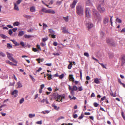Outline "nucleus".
Segmentation results:
<instances>
[{
  "label": "nucleus",
  "mask_w": 125,
  "mask_h": 125,
  "mask_svg": "<svg viewBox=\"0 0 125 125\" xmlns=\"http://www.w3.org/2000/svg\"><path fill=\"white\" fill-rule=\"evenodd\" d=\"M70 63V64L68 66V68L69 69H70L72 67V62H69Z\"/></svg>",
  "instance_id": "34"
},
{
  "label": "nucleus",
  "mask_w": 125,
  "mask_h": 125,
  "mask_svg": "<svg viewBox=\"0 0 125 125\" xmlns=\"http://www.w3.org/2000/svg\"><path fill=\"white\" fill-rule=\"evenodd\" d=\"M35 116V114H29L28 115V117L29 118H32Z\"/></svg>",
  "instance_id": "15"
},
{
  "label": "nucleus",
  "mask_w": 125,
  "mask_h": 125,
  "mask_svg": "<svg viewBox=\"0 0 125 125\" xmlns=\"http://www.w3.org/2000/svg\"><path fill=\"white\" fill-rule=\"evenodd\" d=\"M24 37L25 38L28 39L31 37V35H30L25 34Z\"/></svg>",
  "instance_id": "26"
},
{
  "label": "nucleus",
  "mask_w": 125,
  "mask_h": 125,
  "mask_svg": "<svg viewBox=\"0 0 125 125\" xmlns=\"http://www.w3.org/2000/svg\"><path fill=\"white\" fill-rule=\"evenodd\" d=\"M65 96L63 95H59L58 96L57 98V99L56 100V101L59 102L60 101L62 102V99H64Z\"/></svg>",
  "instance_id": "7"
},
{
  "label": "nucleus",
  "mask_w": 125,
  "mask_h": 125,
  "mask_svg": "<svg viewBox=\"0 0 125 125\" xmlns=\"http://www.w3.org/2000/svg\"><path fill=\"white\" fill-rule=\"evenodd\" d=\"M24 99L23 98H22L19 101V103L20 104H21L24 102Z\"/></svg>",
  "instance_id": "35"
},
{
  "label": "nucleus",
  "mask_w": 125,
  "mask_h": 125,
  "mask_svg": "<svg viewBox=\"0 0 125 125\" xmlns=\"http://www.w3.org/2000/svg\"><path fill=\"white\" fill-rule=\"evenodd\" d=\"M73 117L74 118H76L78 117V115L77 114H75L73 115Z\"/></svg>",
  "instance_id": "59"
},
{
  "label": "nucleus",
  "mask_w": 125,
  "mask_h": 125,
  "mask_svg": "<svg viewBox=\"0 0 125 125\" xmlns=\"http://www.w3.org/2000/svg\"><path fill=\"white\" fill-rule=\"evenodd\" d=\"M74 95H69V98L70 99V100H75L76 98L74 96Z\"/></svg>",
  "instance_id": "16"
},
{
  "label": "nucleus",
  "mask_w": 125,
  "mask_h": 125,
  "mask_svg": "<svg viewBox=\"0 0 125 125\" xmlns=\"http://www.w3.org/2000/svg\"><path fill=\"white\" fill-rule=\"evenodd\" d=\"M47 75L48 76V79L49 80H50L52 78V75L51 74H47Z\"/></svg>",
  "instance_id": "41"
},
{
  "label": "nucleus",
  "mask_w": 125,
  "mask_h": 125,
  "mask_svg": "<svg viewBox=\"0 0 125 125\" xmlns=\"http://www.w3.org/2000/svg\"><path fill=\"white\" fill-rule=\"evenodd\" d=\"M73 76L72 75H69V78H70V80L71 81H72L73 82H74V79L73 77Z\"/></svg>",
  "instance_id": "18"
},
{
  "label": "nucleus",
  "mask_w": 125,
  "mask_h": 125,
  "mask_svg": "<svg viewBox=\"0 0 125 125\" xmlns=\"http://www.w3.org/2000/svg\"><path fill=\"white\" fill-rule=\"evenodd\" d=\"M48 39V38L47 37H46V38H43L42 39V41L44 42H45L46 40H47Z\"/></svg>",
  "instance_id": "50"
},
{
  "label": "nucleus",
  "mask_w": 125,
  "mask_h": 125,
  "mask_svg": "<svg viewBox=\"0 0 125 125\" xmlns=\"http://www.w3.org/2000/svg\"><path fill=\"white\" fill-rule=\"evenodd\" d=\"M6 53L8 58L10 60L13 61V62L14 63H17V62L15 59L13 57V54L11 53H10L8 52H7Z\"/></svg>",
  "instance_id": "4"
},
{
  "label": "nucleus",
  "mask_w": 125,
  "mask_h": 125,
  "mask_svg": "<svg viewBox=\"0 0 125 125\" xmlns=\"http://www.w3.org/2000/svg\"><path fill=\"white\" fill-rule=\"evenodd\" d=\"M36 60L39 63H40V61L41 62H42L43 61L44 59H40V58L37 59H36Z\"/></svg>",
  "instance_id": "30"
},
{
  "label": "nucleus",
  "mask_w": 125,
  "mask_h": 125,
  "mask_svg": "<svg viewBox=\"0 0 125 125\" xmlns=\"http://www.w3.org/2000/svg\"><path fill=\"white\" fill-rule=\"evenodd\" d=\"M83 117V115L82 114H81V116L79 117L78 118L80 119H82Z\"/></svg>",
  "instance_id": "54"
},
{
  "label": "nucleus",
  "mask_w": 125,
  "mask_h": 125,
  "mask_svg": "<svg viewBox=\"0 0 125 125\" xmlns=\"http://www.w3.org/2000/svg\"><path fill=\"white\" fill-rule=\"evenodd\" d=\"M44 87V84H42L41 85V88L42 89Z\"/></svg>",
  "instance_id": "64"
},
{
  "label": "nucleus",
  "mask_w": 125,
  "mask_h": 125,
  "mask_svg": "<svg viewBox=\"0 0 125 125\" xmlns=\"http://www.w3.org/2000/svg\"><path fill=\"white\" fill-rule=\"evenodd\" d=\"M23 16L27 19H30L31 18V17L30 15H28L26 14H24Z\"/></svg>",
  "instance_id": "33"
},
{
  "label": "nucleus",
  "mask_w": 125,
  "mask_h": 125,
  "mask_svg": "<svg viewBox=\"0 0 125 125\" xmlns=\"http://www.w3.org/2000/svg\"><path fill=\"white\" fill-rule=\"evenodd\" d=\"M20 44L22 46H25V44H24V42H21Z\"/></svg>",
  "instance_id": "58"
},
{
  "label": "nucleus",
  "mask_w": 125,
  "mask_h": 125,
  "mask_svg": "<svg viewBox=\"0 0 125 125\" xmlns=\"http://www.w3.org/2000/svg\"><path fill=\"white\" fill-rule=\"evenodd\" d=\"M108 21L109 18L107 17H105L104 18L103 20V23L104 24L106 25Z\"/></svg>",
  "instance_id": "10"
},
{
  "label": "nucleus",
  "mask_w": 125,
  "mask_h": 125,
  "mask_svg": "<svg viewBox=\"0 0 125 125\" xmlns=\"http://www.w3.org/2000/svg\"><path fill=\"white\" fill-rule=\"evenodd\" d=\"M0 55L3 57H5L6 56L5 54L1 51H0Z\"/></svg>",
  "instance_id": "36"
},
{
  "label": "nucleus",
  "mask_w": 125,
  "mask_h": 125,
  "mask_svg": "<svg viewBox=\"0 0 125 125\" xmlns=\"http://www.w3.org/2000/svg\"><path fill=\"white\" fill-rule=\"evenodd\" d=\"M85 12L86 17L89 18L90 17L91 11L89 8H86Z\"/></svg>",
  "instance_id": "6"
},
{
  "label": "nucleus",
  "mask_w": 125,
  "mask_h": 125,
  "mask_svg": "<svg viewBox=\"0 0 125 125\" xmlns=\"http://www.w3.org/2000/svg\"><path fill=\"white\" fill-rule=\"evenodd\" d=\"M58 94L57 93H54L52 95V96L54 97L55 99L57 98L58 96Z\"/></svg>",
  "instance_id": "22"
},
{
  "label": "nucleus",
  "mask_w": 125,
  "mask_h": 125,
  "mask_svg": "<svg viewBox=\"0 0 125 125\" xmlns=\"http://www.w3.org/2000/svg\"><path fill=\"white\" fill-rule=\"evenodd\" d=\"M22 0H18L16 1V4H17L19 5L22 2Z\"/></svg>",
  "instance_id": "44"
},
{
  "label": "nucleus",
  "mask_w": 125,
  "mask_h": 125,
  "mask_svg": "<svg viewBox=\"0 0 125 125\" xmlns=\"http://www.w3.org/2000/svg\"><path fill=\"white\" fill-rule=\"evenodd\" d=\"M0 37L3 39H6L7 37L4 35L1 34H0Z\"/></svg>",
  "instance_id": "32"
},
{
  "label": "nucleus",
  "mask_w": 125,
  "mask_h": 125,
  "mask_svg": "<svg viewBox=\"0 0 125 125\" xmlns=\"http://www.w3.org/2000/svg\"><path fill=\"white\" fill-rule=\"evenodd\" d=\"M121 115L124 119L125 120V116L124 115V114L123 112H122Z\"/></svg>",
  "instance_id": "51"
},
{
  "label": "nucleus",
  "mask_w": 125,
  "mask_h": 125,
  "mask_svg": "<svg viewBox=\"0 0 125 125\" xmlns=\"http://www.w3.org/2000/svg\"><path fill=\"white\" fill-rule=\"evenodd\" d=\"M24 33V32L23 31H20L19 32L18 35L19 36H21L23 35Z\"/></svg>",
  "instance_id": "25"
},
{
  "label": "nucleus",
  "mask_w": 125,
  "mask_h": 125,
  "mask_svg": "<svg viewBox=\"0 0 125 125\" xmlns=\"http://www.w3.org/2000/svg\"><path fill=\"white\" fill-rule=\"evenodd\" d=\"M7 27L10 28H13V27L10 25H8Z\"/></svg>",
  "instance_id": "60"
},
{
  "label": "nucleus",
  "mask_w": 125,
  "mask_h": 125,
  "mask_svg": "<svg viewBox=\"0 0 125 125\" xmlns=\"http://www.w3.org/2000/svg\"><path fill=\"white\" fill-rule=\"evenodd\" d=\"M94 82L96 84H99L100 83V81L97 78H95L94 79Z\"/></svg>",
  "instance_id": "19"
},
{
  "label": "nucleus",
  "mask_w": 125,
  "mask_h": 125,
  "mask_svg": "<svg viewBox=\"0 0 125 125\" xmlns=\"http://www.w3.org/2000/svg\"><path fill=\"white\" fill-rule=\"evenodd\" d=\"M100 34L101 36L102 37L104 35V33L102 31H101L100 33Z\"/></svg>",
  "instance_id": "57"
},
{
  "label": "nucleus",
  "mask_w": 125,
  "mask_h": 125,
  "mask_svg": "<svg viewBox=\"0 0 125 125\" xmlns=\"http://www.w3.org/2000/svg\"><path fill=\"white\" fill-rule=\"evenodd\" d=\"M11 41L13 43L15 44V45L18 46L19 45V44L15 40H11Z\"/></svg>",
  "instance_id": "29"
},
{
  "label": "nucleus",
  "mask_w": 125,
  "mask_h": 125,
  "mask_svg": "<svg viewBox=\"0 0 125 125\" xmlns=\"http://www.w3.org/2000/svg\"><path fill=\"white\" fill-rule=\"evenodd\" d=\"M29 76L33 81L35 82V79L31 75H30Z\"/></svg>",
  "instance_id": "45"
},
{
  "label": "nucleus",
  "mask_w": 125,
  "mask_h": 125,
  "mask_svg": "<svg viewBox=\"0 0 125 125\" xmlns=\"http://www.w3.org/2000/svg\"><path fill=\"white\" fill-rule=\"evenodd\" d=\"M42 120H41L37 122L36 123V124H38L41 125L42 124Z\"/></svg>",
  "instance_id": "46"
},
{
  "label": "nucleus",
  "mask_w": 125,
  "mask_h": 125,
  "mask_svg": "<svg viewBox=\"0 0 125 125\" xmlns=\"http://www.w3.org/2000/svg\"><path fill=\"white\" fill-rule=\"evenodd\" d=\"M110 95L112 96H113V97H115L116 96L115 94H114L112 92L110 93Z\"/></svg>",
  "instance_id": "48"
},
{
  "label": "nucleus",
  "mask_w": 125,
  "mask_h": 125,
  "mask_svg": "<svg viewBox=\"0 0 125 125\" xmlns=\"http://www.w3.org/2000/svg\"><path fill=\"white\" fill-rule=\"evenodd\" d=\"M64 117L63 116H61L59 117L57 120H56V121H58L60 119L64 118Z\"/></svg>",
  "instance_id": "38"
},
{
  "label": "nucleus",
  "mask_w": 125,
  "mask_h": 125,
  "mask_svg": "<svg viewBox=\"0 0 125 125\" xmlns=\"http://www.w3.org/2000/svg\"><path fill=\"white\" fill-rule=\"evenodd\" d=\"M84 55L87 57H88L89 56V54L87 52H85L84 53Z\"/></svg>",
  "instance_id": "47"
},
{
  "label": "nucleus",
  "mask_w": 125,
  "mask_h": 125,
  "mask_svg": "<svg viewBox=\"0 0 125 125\" xmlns=\"http://www.w3.org/2000/svg\"><path fill=\"white\" fill-rule=\"evenodd\" d=\"M30 10L31 12H34L36 10L35 7L34 6H32L30 8Z\"/></svg>",
  "instance_id": "14"
},
{
  "label": "nucleus",
  "mask_w": 125,
  "mask_h": 125,
  "mask_svg": "<svg viewBox=\"0 0 125 125\" xmlns=\"http://www.w3.org/2000/svg\"><path fill=\"white\" fill-rule=\"evenodd\" d=\"M63 19L65 20L66 22H68L69 20V17L67 16L66 17H63Z\"/></svg>",
  "instance_id": "31"
},
{
  "label": "nucleus",
  "mask_w": 125,
  "mask_h": 125,
  "mask_svg": "<svg viewBox=\"0 0 125 125\" xmlns=\"http://www.w3.org/2000/svg\"><path fill=\"white\" fill-rule=\"evenodd\" d=\"M69 89L70 90V94L71 95H74L75 93L74 91H76L78 89V88L75 85H73L72 88L71 86L69 85Z\"/></svg>",
  "instance_id": "2"
},
{
  "label": "nucleus",
  "mask_w": 125,
  "mask_h": 125,
  "mask_svg": "<svg viewBox=\"0 0 125 125\" xmlns=\"http://www.w3.org/2000/svg\"><path fill=\"white\" fill-rule=\"evenodd\" d=\"M61 29L62 30V32L63 33H68L69 32L68 30L65 27H62L61 28Z\"/></svg>",
  "instance_id": "8"
},
{
  "label": "nucleus",
  "mask_w": 125,
  "mask_h": 125,
  "mask_svg": "<svg viewBox=\"0 0 125 125\" xmlns=\"http://www.w3.org/2000/svg\"><path fill=\"white\" fill-rule=\"evenodd\" d=\"M53 45L54 46H56L57 45V43L56 42H54L53 43Z\"/></svg>",
  "instance_id": "63"
},
{
  "label": "nucleus",
  "mask_w": 125,
  "mask_h": 125,
  "mask_svg": "<svg viewBox=\"0 0 125 125\" xmlns=\"http://www.w3.org/2000/svg\"><path fill=\"white\" fill-rule=\"evenodd\" d=\"M93 14L94 15V17L96 20L99 21L101 19V17L100 15L98 14L97 13V12L95 10H93Z\"/></svg>",
  "instance_id": "3"
},
{
  "label": "nucleus",
  "mask_w": 125,
  "mask_h": 125,
  "mask_svg": "<svg viewBox=\"0 0 125 125\" xmlns=\"http://www.w3.org/2000/svg\"><path fill=\"white\" fill-rule=\"evenodd\" d=\"M94 105L95 107H97L98 106V104H97V103H95L94 104Z\"/></svg>",
  "instance_id": "56"
},
{
  "label": "nucleus",
  "mask_w": 125,
  "mask_h": 125,
  "mask_svg": "<svg viewBox=\"0 0 125 125\" xmlns=\"http://www.w3.org/2000/svg\"><path fill=\"white\" fill-rule=\"evenodd\" d=\"M122 64H124L125 62V56H123L122 58Z\"/></svg>",
  "instance_id": "20"
},
{
  "label": "nucleus",
  "mask_w": 125,
  "mask_h": 125,
  "mask_svg": "<svg viewBox=\"0 0 125 125\" xmlns=\"http://www.w3.org/2000/svg\"><path fill=\"white\" fill-rule=\"evenodd\" d=\"M16 3H14V9L15 10L18 11L19 10V9L18 7V6Z\"/></svg>",
  "instance_id": "13"
},
{
  "label": "nucleus",
  "mask_w": 125,
  "mask_h": 125,
  "mask_svg": "<svg viewBox=\"0 0 125 125\" xmlns=\"http://www.w3.org/2000/svg\"><path fill=\"white\" fill-rule=\"evenodd\" d=\"M52 54L54 55H59L60 54L58 53H53Z\"/></svg>",
  "instance_id": "55"
},
{
  "label": "nucleus",
  "mask_w": 125,
  "mask_h": 125,
  "mask_svg": "<svg viewBox=\"0 0 125 125\" xmlns=\"http://www.w3.org/2000/svg\"><path fill=\"white\" fill-rule=\"evenodd\" d=\"M49 30L50 32L52 33L54 32L53 30L52 29H49Z\"/></svg>",
  "instance_id": "61"
},
{
  "label": "nucleus",
  "mask_w": 125,
  "mask_h": 125,
  "mask_svg": "<svg viewBox=\"0 0 125 125\" xmlns=\"http://www.w3.org/2000/svg\"><path fill=\"white\" fill-rule=\"evenodd\" d=\"M98 63H99L102 66V67L104 68H105L106 69V68L104 64L103 63H100L98 62Z\"/></svg>",
  "instance_id": "43"
},
{
  "label": "nucleus",
  "mask_w": 125,
  "mask_h": 125,
  "mask_svg": "<svg viewBox=\"0 0 125 125\" xmlns=\"http://www.w3.org/2000/svg\"><path fill=\"white\" fill-rule=\"evenodd\" d=\"M47 13L54 14L55 13V12L53 10H52L51 9H49L47 10Z\"/></svg>",
  "instance_id": "17"
},
{
  "label": "nucleus",
  "mask_w": 125,
  "mask_h": 125,
  "mask_svg": "<svg viewBox=\"0 0 125 125\" xmlns=\"http://www.w3.org/2000/svg\"><path fill=\"white\" fill-rule=\"evenodd\" d=\"M78 89L80 91H81L83 90V88L82 86L79 87Z\"/></svg>",
  "instance_id": "52"
},
{
  "label": "nucleus",
  "mask_w": 125,
  "mask_h": 125,
  "mask_svg": "<svg viewBox=\"0 0 125 125\" xmlns=\"http://www.w3.org/2000/svg\"><path fill=\"white\" fill-rule=\"evenodd\" d=\"M47 10L46 8H43L42 10V11L46 13H47Z\"/></svg>",
  "instance_id": "42"
},
{
  "label": "nucleus",
  "mask_w": 125,
  "mask_h": 125,
  "mask_svg": "<svg viewBox=\"0 0 125 125\" xmlns=\"http://www.w3.org/2000/svg\"><path fill=\"white\" fill-rule=\"evenodd\" d=\"M52 107H53L54 108V109L57 110H58L59 109V107H57L56 105H55L54 104H52Z\"/></svg>",
  "instance_id": "21"
},
{
  "label": "nucleus",
  "mask_w": 125,
  "mask_h": 125,
  "mask_svg": "<svg viewBox=\"0 0 125 125\" xmlns=\"http://www.w3.org/2000/svg\"><path fill=\"white\" fill-rule=\"evenodd\" d=\"M64 75L63 74H62L61 75L59 76V77L60 79H62L64 76Z\"/></svg>",
  "instance_id": "40"
},
{
  "label": "nucleus",
  "mask_w": 125,
  "mask_h": 125,
  "mask_svg": "<svg viewBox=\"0 0 125 125\" xmlns=\"http://www.w3.org/2000/svg\"><path fill=\"white\" fill-rule=\"evenodd\" d=\"M77 2V0H74L72 4L71 5V7L72 8H74Z\"/></svg>",
  "instance_id": "9"
},
{
  "label": "nucleus",
  "mask_w": 125,
  "mask_h": 125,
  "mask_svg": "<svg viewBox=\"0 0 125 125\" xmlns=\"http://www.w3.org/2000/svg\"><path fill=\"white\" fill-rule=\"evenodd\" d=\"M18 90H14L13 92L12 93V95H14V96L15 97H16L17 96L18 94L17 93H18Z\"/></svg>",
  "instance_id": "12"
},
{
  "label": "nucleus",
  "mask_w": 125,
  "mask_h": 125,
  "mask_svg": "<svg viewBox=\"0 0 125 125\" xmlns=\"http://www.w3.org/2000/svg\"><path fill=\"white\" fill-rule=\"evenodd\" d=\"M86 26L89 29L93 26V25L92 23H89L86 24Z\"/></svg>",
  "instance_id": "11"
},
{
  "label": "nucleus",
  "mask_w": 125,
  "mask_h": 125,
  "mask_svg": "<svg viewBox=\"0 0 125 125\" xmlns=\"http://www.w3.org/2000/svg\"><path fill=\"white\" fill-rule=\"evenodd\" d=\"M33 51L34 52H36L38 51V50L36 48H33Z\"/></svg>",
  "instance_id": "62"
},
{
  "label": "nucleus",
  "mask_w": 125,
  "mask_h": 125,
  "mask_svg": "<svg viewBox=\"0 0 125 125\" xmlns=\"http://www.w3.org/2000/svg\"><path fill=\"white\" fill-rule=\"evenodd\" d=\"M20 24V23L17 21L16 22L13 23V25L15 26H18Z\"/></svg>",
  "instance_id": "28"
},
{
  "label": "nucleus",
  "mask_w": 125,
  "mask_h": 125,
  "mask_svg": "<svg viewBox=\"0 0 125 125\" xmlns=\"http://www.w3.org/2000/svg\"><path fill=\"white\" fill-rule=\"evenodd\" d=\"M7 47L8 48H11L12 47V45L10 44V43L7 44Z\"/></svg>",
  "instance_id": "49"
},
{
  "label": "nucleus",
  "mask_w": 125,
  "mask_h": 125,
  "mask_svg": "<svg viewBox=\"0 0 125 125\" xmlns=\"http://www.w3.org/2000/svg\"><path fill=\"white\" fill-rule=\"evenodd\" d=\"M43 29L45 30L46 28L48 27V26L46 24H45L44 23H43Z\"/></svg>",
  "instance_id": "39"
},
{
  "label": "nucleus",
  "mask_w": 125,
  "mask_h": 125,
  "mask_svg": "<svg viewBox=\"0 0 125 125\" xmlns=\"http://www.w3.org/2000/svg\"><path fill=\"white\" fill-rule=\"evenodd\" d=\"M76 12L79 15H82L83 14V8L80 5H78L76 7Z\"/></svg>",
  "instance_id": "1"
},
{
  "label": "nucleus",
  "mask_w": 125,
  "mask_h": 125,
  "mask_svg": "<svg viewBox=\"0 0 125 125\" xmlns=\"http://www.w3.org/2000/svg\"><path fill=\"white\" fill-rule=\"evenodd\" d=\"M97 9L101 13H103L105 11V9L102 4L99 5L97 7Z\"/></svg>",
  "instance_id": "5"
},
{
  "label": "nucleus",
  "mask_w": 125,
  "mask_h": 125,
  "mask_svg": "<svg viewBox=\"0 0 125 125\" xmlns=\"http://www.w3.org/2000/svg\"><path fill=\"white\" fill-rule=\"evenodd\" d=\"M116 21L119 23H121L122 22L121 20L119 19L118 18H117L116 19Z\"/></svg>",
  "instance_id": "37"
},
{
  "label": "nucleus",
  "mask_w": 125,
  "mask_h": 125,
  "mask_svg": "<svg viewBox=\"0 0 125 125\" xmlns=\"http://www.w3.org/2000/svg\"><path fill=\"white\" fill-rule=\"evenodd\" d=\"M17 85H18V88L21 87L22 86V85L21 83L20 82H19L17 83Z\"/></svg>",
  "instance_id": "23"
},
{
  "label": "nucleus",
  "mask_w": 125,
  "mask_h": 125,
  "mask_svg": "<svg viewBox=\"0 0 125 125\" xmlns=\"http://www.w3.org/2000/svg\"><path fill=\"white\" fill-rule=\"evenodd\" d=\"M50 111L46 110L42 112L41 113L44 114H46L49 113L50 112Z\"/></svg>",
  "instance_id": "27"
},
{
  "label": "nucleus",
  "mask_w": 125,
  "mask_h": 125,
  "mask_svg": "<svg viewBox=\"0 0 125 125\" xmlns=\"http://www.w3.org/2000/svg\"><path fill=\"white\" fill-rule=\"evenodd\" d=\"M86 4L88 5H90L91 4V0H87L86 1Z\"/></svg>",
  "instance_id": "24"
},
{
  "label": "nucleus",
  "mask_w": 125,
  "mask_h": 125,
  "mask_svg": "<svg viewBox=\"0 0 125 125\" xmlns=\"http://www.w3.org/2000/svg\"><path fill=\"white\" fill-rule=\"evenodd\" d=\"M13 32L11 30H9V34L11 35L12 34Z\"/></svg>",
  "instance_id": "53"
}]
</instances>
